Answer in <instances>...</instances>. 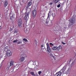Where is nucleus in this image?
<instances>
[{"instance_id": "ddd939ff", "label": "nucleus", "mask_w": 76, "mask_h": 76, "mask_svg": "<svg viewBox=\"0 0 76 76\" xmlns=\"http://www.w3.org/2000/svg\"><path fill=\"white\" fill-rule=\"evenodd\" d=\"M62 49V47L61 46H59L58 47H57V50H61Z\"/></svg>"}, {"instance_id": "c9c22d12", "label": "nucleus", "mask_w": 76, "mask_h": 76, "mask_svg": "<svg viewBox=\"0 0 76 76\" xmlns=\"http://www.w3.org/2000/svg\"><path fill=\"white\" fill-rule=\"evenodd\" d=\"M64 44H65V43H64Z\"/></svg>"}, {"instance_id": "7ed1b4c3", "label": "nucleus", "mask_w": 76, "mask_h": 76, "mask_svg": "<svg viewBox=\"0 0 76 76\" xmlns=\"http://www.w3.org/2000/svg\"><path fill=\"white\" fill-rule=\"evenodd\" d=\"M29 12L26 13L24 17V19L27 22L28 21V18H29Z\"/></svg>"}, {"instance_id": "412c9836", "label": "nucleus", "mask_w": 76, "mask_h": 76, "mask_svg": "<svg viewBox=\"0 0 76 76\" xmlns=\"http://www.w3.org/2000/svg\"><path fill=\"white\" fill-rule=\"evenodd\" d=\"M13 28H14V27H11L10 28V31H13Z\"/></svg>"}, {"instance_id": "b1692460", "label": "nucleus", "mask_w": 76, "mask_h": 76, "mask_svg": "<svg viewBox=\"0 0 76 76\" xmlns=\"http://www.w3.org/2000/svg\"><path fill=\"white\" fill-rule=\"evenodd\" d=\"M30 74L31 75H33L34 74V72H30Z\"/></svg>"}, {"instance_id": "2eb2a0df", "label": "nucleus", "mask_w": 76, "mask_h": 76, "mask_svg": "<svg viewBox=\"0 0 76 76\" xmlns=\"http://www.w3.org/2000/svg\"><path fill=\"white\" fill-rule=\"evenodd\" d=\"M50 13H51V11H50L49 12L48 15V17L47 18V19H50Z\"/></svg>"}, {"instance_id": "a211bd4d", "label": "nucleus", "mask_w": 76, "mask_h": 76, "mask_svg": "<svg viewBox=\"0 0 76 76\" xmlns=\"http://www.w3.org/2000/svg\"><path fill=\"white\" fill-rule=\"evenodd\" d=\"M59 0H53V1L55 3H57L59 1Z\"/></svg>"}, {"instance_id": "393cba45", "label": "nucleus", "mask_w": 76, "mask_h": 76, "mask_svg": "<svg viewBox=\"0 0 76 76\" xmlns=\"http://www.w3.org/2000/svg\"><path fill=\"white\" fill-rule=\"evenodd\" d=\"M18 41V40L16 39L15 40L13 41V42L15 43V42H16L17 41Z\"/></svg>"}, {"instance_id": "cd10ccee", "label": "nucleus", "mask_w": 76, "mask_h": 76, "mask_svg": "<svg viewBox=\"0 0 76 76\" xmlns=\"http://www.w3.org/2000/svg\"><path fill=\"white\" fill-rule=\"evenodd\" d=\"M38 74L39 75H40L41 74V73H42V72L41 71H39L38 72Z\"/></svg>"}, {"instance_id": "4468645a", "label": "nucleus", "mask_w": 76, "mask_h": 76, "mask_svg": "<svg viewBox=\"0 0 76 76\" xmlns=\"http://www.w3.org/2000/svg\"><path fill=\"white\" fill-rule=\"evenodd\" d=\"M61 74L60 73H59L58 72L57 73L55 74V76H61Z\"/></svg>"}, {"instance_id": "20e7f679", "label": "nucleus", "mask_w": 76, "mask_h": 76, "mask_svg": "<svg viewBox=\"0 0 76 76\" xmlns=\"http://www.w3.org/2000/svg\"><path fill=\"white\" fill-rule=\"evenodd\" d=\"M47 45V50L49 52V53H50L51 51V48H50V45L48 43H47L46 44Z\"/></svg>"}, {"instance_id": "f8f14e48", "label": "nucleus", "mask_w": 76, "mask_h": 76, "mask_svg": "<svg viewBox=\"0 0 76 76\" xmlns=\"http://www.w3.org/2000/svg\"><path fill=\"white\" fill-rule=\"evenodd\" d=\"M15 19L14 17H13V16H12L10 17V20H11V21H12L13 20V19Z\"/></svg>"}, {"instance_id": "2f4dec72", "label": "nucleus", "mask_w": 76, "mask_h": 76, "mask_svg": "<svg viewBox=\"0 0 76 76\" xmlns=\"http://www.w3.org/2000/svg\"><path fill=\"white\" fill-rule=\"evenodd\" d=\"M35 44H36V45H37V42L36 41H35Z\"/></svg>"}, {"instance_id": "aec40b11", "label": "nucleus", "mask_w": 76, "mask_h": 76, "mask_svg": "<svg viewBox=\"0 0 76 76\" xmlns=\"http://www.w3.org/2000/svg\"><path fill=\"white\" fill-rule=\"evenodd\" d=\"M59 31V29L58 28V27H56V28L55 30V31Z\"/></svg>"}, {"instance_id": "f257e3e1", "label": "nucleus", "mask_w": 76, "mask_h": 76, "mask_svg": "<svg viewBox=\"0 0 76 76\" xmlns=\"http://www.w3.org/2000/svg\"><path fill=\"white\" fill-rule=\"evenodd\" d=\"M21 56H22V57H21L20 58V61L21 63H22V62H23V61H25L26 55L24 54H22L21 55Z\"/></svg>"}, {"instance_id": "72a5a7b5", "label": "nucleus", "mask_w": 76, "mask_h": 76, "mask_svg": "<svg viewBox=\"0 0 76 76\" xmlns=\"http://www.w3.org/2000/svg\"><path fill=\"white\" fill-rule=\"evenodd\" d=\"M1 29V26H0V29Z\"/></svg>"}, {"instance_id": "6e6552de", "label": "nucleus", "mask_w": 76, "mask_h": 76, "mask_svg": "<svg viewBox=\"0 0 76 76\" xmlns=\"http://www.w3.org/2000/svg\"><path fill=\"white\" fill-rule=\"evenodd\" d=\"M74 20H75V18H72V19H70L69 20L70 23H74Z\"/></svg>"}, {"instance_id": "9b49d317", "label": "nucleus", "mask_w": 76, "mask_h": 76, "mask_svg": "<svg viewBox=\"0 0 76 76\" xmlns=\"http://www.w3.org/2000/svg\"><path fill=\"white\" fill-rule=\"evenodd\" d=\"M14 63V61H11L10 62V66H12L13 64V63Z\"/></svg>"}, {"instance_id": "4be33fe9", "label": "nucleus", "mask_w": 76, "mask_h": 76, "mask_svg": "<svg viewBox=\"0 0 76 76\" xmlns=\"http://www.w3.org/2000/svg\"><path fill=\"white\" fill-rule=\"evenodd\" d=\"M23 41H25L26 42H28V40H27L26 39V38H24L23 39Z\"/></svg>"}, {"instance_id": "5701e85b", "label": "nucleus", "mask_w": 76, "mask_h": 76, "mask_svg": "<svg viewBox=\"0 0 76 76\" xmlns=\"http://www.w3.org/2000/svg\"><path fill=\"white\" fill-rule=\"evenodd\" d=\"M22 41L18 42H17V44H22Z\"/></svg>"}, {"instance_id": "dca6fc26", "label": "nucleus", "mask_w": 76, "mask_h": 76, "mask_svg": "<svg viewBox=\"0 0 76 76\" xmlns=\"http://www.w3.org/2000/svg\"><path fill=\"white\" fill-rule=\"evenodd\" d=\"M32 4V2H29V3L28 4L27 7H29Z\"/></svg>"}, {"instance_id": "f3484780", "label": "nucleus", "mask_w": 76, "mask_h": 76, "mask_svg": "<svg viewBox=\"0 0 76 76\" xmlns=\"http://www.w3.org/2000/svg\"><path fill=\"white\" fill-rule=\"evenodd\" d=\"M57 46L54 47L52 48L53 50H57Z\"/></svg>"}, {"instance_id": "7c9ffc66", "label": "nucleus", "mask_w": 76, "mask_h": 76, "mask_svg": "<svg viewBox=\"0 0 76 76\" xmlns=\"http://www.w3.org/2000/svg\"><path fill=\"white\" fill-rule=\"evenodd\" d=\"M52 4H53V3H52V2H51V3H50L49 4H50V5H51Z\"/></svg>"}, {"instance_id": "6ab92c4d", "label": "nucleus", "mask_w": 76, "mask_h": 76, "mask_svg": "<svg viewBox=\"0 0 76 76\" xmlns=\"http://www.w3.org/2000/svg\"><path fill=\"white\" fill-rule=\"evenodd\" d=\"M14 33H18V30L16 29V28H15L14 30Z\"/></svg>"}, {"instance_id": "c85d7f7f", "label": "nucleus", "mask_w": 76, "mask_h": 76, "mask_svg": "<svg viewBox=\"0 0 76 76\" xmlns=\"http://www.w3.org/2000/svg\"><path fill=\"white\" fill-rule=\"evenodd\" d=\"M57 7H58V8H59L60 7V4H59L57 6Z\"/></svg>"}, {"instance_id": "a878e982", "label": "nucleus", "mask_w": 76, "mask_h": 76, "mask_svg": "<svg viewBox=\"0 0 76 76\" xmlns=\"http://www.w3.org/2000/svg\"><path fill=\"white\" fill-rule=\"evenodd\" d=\"M50 47H53L54 46V45L52 43H50Z\"/></svg>"}, {"instance_id": "39448f33", "label": "nucleus", "mask_w": 76, "mask_h": 76, "mask_svg": "<svg viewBox=\"0 0 76 76\" xmlns=\"http://www.w3.org/2000/svg\"><path fill=\"white\" fill-rule=\"evenodd\" d=\"M65 70V66H64L62 69L59 72H58L61 75H62V73L64 72Z\"/></svg>"}, {"instance_id": "0eeeda50", "label": "nucleus", "mask_w": 76, "mask_h": 76, "mask_svg": "<svg viewBox=\"0 0 76 76\" xmlns=\"http://www.w3.org/2000/svg\"><path fill=\"white\" fill-rule=\"evenodd\" d=\"M50 21H49V19H47L46 21V23H45L46 24V25L48 26V25H49L50 24Z\"/></svg>"}, {"instance_id": "c756f323", "label": "nucleus", "mask_w": 76, "mask_h": 76, "mask_svg": "<svg viewBox=\"0 0 76 76\" xmlns=\"http://www.w3.org/2000/svg\"><path fill=\"white\" fill-rule=\"evenodd\" d=\"M6 70H7L8 71H9V67L7 68H6Z\"/></svg>"}, {"instance_id": "f03ea898", "label": "nucleus", "mask_w": 76, "mask_h": 76, "mask_svg": "<svg viewBox=\"0 0 76 76\" xmlns=\"http://www.w3.org/2000/svg\"><path fill=\"white\" fill-rule=\"evenodd\" d=\"M7 56L9 57H10L12 56V52L11 51V50H7Z\"/></svg>"}, {"instance_id": "9d476101", "label": "nucleus", "mask_w": 76, "mask_h": 76, "mask_svg": "<svg viewBox=\"0 0 76 76\" xmlns=\"http://www.w3.org/2000/svg\"><path fill=\"white\" fill-rule=\"evenodd\" d=\"M22 20L21 19H20L19 21H18V25L19 26H20L21 25H22Z\"/></svg>"}, {"instance_id": "1a4fd4ad", "label": "nucleus", "mask_w": 76, "mask_h": 76, "mask_svg": "<svg viewBox=\"0 0 76 76\" xmlns=\"http://www.w3.org/2000/svg\"><path fill=\"white\" fill-rule=\"evenodd\" d=\"M4 6L5 7H6V6H7V5L8 4V2L7 1H6L4 3Z\"/></svg>"}, {"instance_id": "423d86ee", "label": "nucleus", "mask_w": 76, "mask_h": 76, "mask_svg": "<svg viewBox=\"0 0 76 76\" xmlns=\"http://www.w3.org/2000/svg\"><path fill=\"white\" fill-rule=\"evenodd\" d=\"M32 14L33 16V17H34V18H35V17L36 16V15H37L36 10H34L32 12Z\"/></svg>"}, {"instance_id": "bb28decb", "label": "nucleus", "mask_w": 76, "mask_h": 76, "mask_svg": "<svg viewBox=\"0 0 76 76\" xmlns=\"http://www.w3.org/2000/svg\"><path fill=\"white\" fill-rule=\"evenodd\" d=\"M41 48L42 49H44V48H45V47H44L43 45H41Z\"/></svg>"}, {"instance_id": "f704fd0d", "label": "nucleus", "mask_w": 76, "mask_h": 76, "mask_svg": "<svg viewBox=\"0 0 76 76\" xmlns=\"http://www.w3.org/2000/svg\"><path fill=\"white\" fill-rule=\"evenodd\" d=\"M41 19H42V17L41 18Z\"/></svg>"}, {"instance_id": "473e14b6", "label": "nucleus", "mask_w": 76, "mask_h": 76, "mask_svg": "<svg viewBox=\"0 0 76 76\" xmlns=\"http://www.w3.org/2000/svg\"><path fill=\"white\" fill-rule=\"evenodd\" d=\"M33 75L34 76H36V75H35L34 74V75Z\"/></svg>"}]
</instances>
